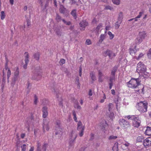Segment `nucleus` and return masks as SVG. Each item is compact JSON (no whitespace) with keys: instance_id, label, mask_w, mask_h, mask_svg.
<instances>
[{"instance_id":"c9c22d12","label":"nucleus","mask_w":151,"mask_h":151,"mask_svg":"<svg viewBox=\"0 0 151 151\" xmlns=\"http://www.w3.org/2000/svg\"><path fill=\"white\" fill-rule=\"evenodd\" d=\"M5 16L6 15L5 14L4 12V11H2L1 12V19L2 20L4 19L5 18Z\"/></svg>"},{"instance_id":"f3484780","label":"nucleus","mask_w":151,"mask_h":151,"mask_svg":"<svg viewBox=\"0 0 151 151\" xmlns=\"http://www.w3.org/2000/svg\"><path fill=\"white\" fill-rule=\"evenodd\" d=\"M43 131L44 132H45V130L46 129L47 131H48L49 129V127L48 125V123L47 122L45 123H44L43 125Z\"/></svg>"},{"instance_id":"680f3d73","label":"nucleus","mask_w":151,"mask_h":151,"mask_svg":"<svg viewBox=\"0 0 151 151\" xmlns=\"http://www.w3.org/2000/svg\"><path fill=\"white\" fill-rule=\"evenodd\" d=\"M115 79V76H112L110 77V82H113V81Z\"/></svg>"},{"instance_id":"aec40b11","label":"nucleus","mask_w":151,"mask_h":151,"mask_svg":"<svg viewBox=\"0 0 151 151\" xmlns=\"http://www.w3.org/2000/svg\"><path fill=\"white\" fill-rule=\"evenodd\" d=\"M142 14H143L142 12H140L139 15H138L135 18H132V19H130L129 20V21H131L133 19L135 21H137V19L140 18V17L142 16Z\"/></svg>"},{"instance_id":"2eb2a0df","label":"nucleus","mask_w":151,"mask_h":151,"mask_svg":"<svg viewBox=\"0 0 151 151\" xmlns=\"http://www.w3.org/2000/svg\"><path fill=\"white\" fill-rule=\"evenodd\" d=\"M88 22L86 21H83L81 22L80 23L79 25L82 28L81 30H84L85 27L88 25Z\"/></svg>"},{"instance_id":"052dcab7","label":"nucleus","mask_w":151,"mask_h":151,"mask_svg":"<svg viewBox=\"0 0 151 151\" xmlns=\"http://www.w3.org/2000/svg\"><path fill=\"white\" fill-rule=\"evenodd\" d=\"M86 43L88 45H90L91 44V41L89 39L87 40L86 42Z\"/></svg>"},{"instance_id":"f704fd0d","label":"nucleus","mask_w":151,"mask_h":151,"mask_svg":"<svg viewBox=\"0 0 151 151\" xmlns=\"http://www.w3.org/2000/svg\"><path fill=\"white\" fill-rule=\"evenodd\" d=\"M65 10V9L63 6H61L60 8V11L61 13H64Z\"/></svg>"},{"instance_id":"4468645a","label":"nucleus","mask_w":151,"mask_h":151,"mask_svg":"<svg viewBox=\"0 0 151 151\" xmlns=\"http://www.w3.org/2000/svg\"><path fill=\"white\" fill-rule=\"evenodd\" d=\"M130 144L128 142H126L122 143L121 146L123 150H126L128 148Z\"/></svg>"},{"instance_id":"f8f14e48","label":"nucleus","mask_w":151,"mask_h":151,"mask_svg":"<svg viewBox=\"0 0 151 151\" xmlns=\"http://www.w3.org/2000/svg\"><path fill=\"white\" fill-rule=\"evenodd\" d=\"M105 53L107 54L108 56H109V58L111 59H112L115 56V54L113 52H112L109 50H107L105 52Z\"/></svg>"},{"instance_id":"9b49d317","label":"nucleus","mask_w":151,"mask_h":151,"mask_svg":"<svg viewBox=\"0 0 151 151\" xmlns=\"http://www.w3.org/2000/svg\"><path fill=\"white\" fill-rule=\"evenodd\" d=\"M143 144L146 147L151 145V137L147 138L144 140Z\"/></svg>"},{"instance_id":"0e129e2a","label":"nucleus","mask_w":151,"mask_h":151,"mask_svg":"<svg viewBox=\"0 0 151 151\" xmlns=\"http://www.w3.org/2000/svg\"><path fill=\"white\" fill-rule=\"evenodd\" d=\"M120 23L118 24V22H116L115 25V27L116 29H118L120 26Z\"/></svg>"},{"instance_id":"ea45409f","label":"nucleus","mask_w":151,"mask_h":151,"mask_svg":"<svg viewBox=\"0 0 151 151\" xmlns=\"http://www.w3.org/2000/svg\"><path fill=\"white\" fill-rule=\"evenodd\" d=\"M21 151H26V145L24 144L21 146Z\"/></svg>"},{"instance_id":"a211bd4d","label":"nucleus","mask_w":151,"mask_h":151,"mask_svg":"<svg viewBox=\"0 0 151 151\" xmlns=\"http://www.w3.org/2000/svg\"><path fill=\"white\" fill-rule=\"evenodd\" d=\"M136 47L137 45H135L134 48H130L129 49V52L130 55H132L135 54L137 51L136 49Z\"/></svg>"},{"instance_id":"6e6552de","label":"nucleus","mask_w":151,"mask_h":151,"mask_svg":"<svg viewBox=\"0 0 151 151\" xmlns=\"http://www.w3.org/2000/svg\"><path fill=\"white\" fill-rule=\"evenodd\" d=\"M39 3L43 9H45L48 6L50 0H38Z\"/></svg>"},{"instance_id":"ddd939ff","label":"nucleus","mask_w":151,"mask_h":151,"mask_svg":"<svg viewBox=\"0 0 151 151\" xmlns=\"http://www.w3.org/2000/svg\"><path fill=\"white\" fill-rule=\"evenodd\" d=\"M43 112L42 117L44 118H46L48 115L47 108L46 106H44L42 109Z\"/></svg>"},{"instance_id":"13d9d810","label":"nucleus","mask_w":151,"mask_h":151,"mask_svg":"<svg viewBox=\"0 0 151 151\" xmlns=\"http://www.w3.org/2000/svg\"><path fill=\"white\" fill-rule=\"evenodd\" d=\"M98 73L99 77H102L103 76V74L100 70H98Z\"/></svg>"},{"instance_id":"5701e85b","label":"nucleus","mask_w":151,"mask_h":151,"mask_svg":"<svg viewBox=\"0 0 151 151\" xmlns=\"http://www.w3.org/2000/svg\"><path fill=\"white\" fill-rule=\"evenodd\" d=\"M90 76L92 81V83H93L96 80V77L95 76V74L93 72H92L90 73Z\"/></svg>"},{"instance_id":"f03ea898","label":"nucleus","mask_w":151,"mask_h":151,"mask_svg":"<svg viewBox=\"0 0 151 151\" xmlns=\"http://www.w3.org/2000/svg\"><path fill=\"white\" fill-rule=\"evenodd\" d=\"M147 68L146 66L144 65L141 62H139L137 64V71L140 75H142L144 76V75H146L147 73L146 71Z\"/></svg>"},{"instance_id":"e2e57ef3","label":"nucleus","mask_w":151,"mask_h":151,"mask_svg":"<svg viewBox=\"0 0 151 151\" xmlns=\"http://www.w3.org/2000/svg\"><path fill=\"white\" fill-rule=\"evenodd\" d=\"M24 56L25 58H29V55L28 53L27 52H25L24 54Z\"/></svg>"},{"instance_id":"b1692460","label":"nucleus","mask_w":151,"mask_h":151,"mask_svg":"<svg viewBox=\"0 0 151 151\" xmlns=\"http://www.w3.org/2000/svg\"><path fill=\"white\" fill-rule=\"evenodd\" d=\"M75 132L73 131H72L71 132V138H73V139L72 142H73L76 139L77 137V135L76 134H75Z\"/></svg>"},{"instance_id":"dca6fc26","label":"nucleus","mask_w":151,"mask_h":151,"mask_svg":"<svg viewBox=\"0 0 151 151\" xmlns=\"http://www.w3.org/2000/svg\"><path fill=\"white\" fill-rule=\"evenodd\" d=\"M145 133L146 135H151V127L147 126L146 127V129L145 131Z\"/></svg>"},{"instance_id":"6e6d98bb","label":"nucleus","mask_w":151,"mask_h":151,"mask_svg":"<svg viewBox=\"0 0 151 151\" xmlns=\"http://www.w3.org/2000/svg\"><path fill=\"white\" fill-rule=\"evenodd\" d=\"M63 21V22L67 25H70L71 24V22H66L65 20L64 19H62Z\"/></svg>"},{"instance_id":"4c0bfd02","label":"nucleus","mask_w":151,"mask_h":151,"mask_svg":"<svg viewBox=\"0 0 151 151\" xmlns=\"http://www.w3.org/2000/svg\"><path fill=\"white\" fill-rule=\"evenodd\" d=\"M72 112H73V118L74 121L76 122H77L78 120L77 119V118L76 116V112L74 111H73Z\"/></svg>"},{"instance_id":"393cba45","label":"nucleus","mask_w":151,"mask_h":151,"mask_svg":"<svg viewBox=\"0 0 151 151\" xmlns=\"http://www.w3.org/2000/svg\"><path fill=\"white\" fill-rule=\"evenodd\" d=\"M84 127V126H82V124L80 121H79L78 123L77 129L78 130L82 129Z\"/></svg>"},{"instance_id":"69168bd1","label":"nucleus","mask_w":151,"mask_h":151,"mask_svg":"<svg viewBox=\"0 0 151 151\" xmlns=\"http://www.w3.org/2000/svg\"><path fill=\"white\" fill-rule=\"evenodd\" d=\"M105 9H110V10H111L113 9V8L111 7L110 6H106Z\"/></svg>"},{"instance_id":"de8ad7c7","label":"nucleus","mask_w":151,"mask_h":151,"mask_svg":"<svg viewBox=\"0 0 151 151\" xmlns=\"http://www.w3.org/2000/svg\"><path fill=\"white\" fill-rule=\"evenodd\" d=\"M147 55L148 58L151 59V48L149 49L147 53Z\"/></svg>"},{"instance_id":"f257e3e1","label":"nucleus","mask_w":151,"mask_h":151,"mask_svg":"<svg viewBox=\"0 0 151 151\" xmlns=\"http://www.w3.org/2000/svg\"><path fill=\"white\" fill-rule=\"evenodd\" d=\"M148 105L147 101H141L137 103L136 108L140 113L146 112L147 111Z\"/></svg>"},{"instance_id":"1a4fd4ad","label":"nucleus","mask_w":151,"mask_h":151,"mask_svg":"<svg viewBox=\"0 0 151 151\" xmlns=\"http://www.w3.org/2000/svg\"><path fill=\"white\" fill-rule=\"evenodd\" d=\"M54 132L55 135H60V137L65 134V132L63 131V129L62 127L55 128Z\"/></svg>"},{"instance_id":"a19ab883","label":"nucleus","mask_w":151,"mask_h":151,"mask_svg":"<svg viewBox=\"0 0 151 151\" xmlns=\"http://www.w3.org/2000/svg\"><path fill=\"white\" fill-rule=\"evenodd\" d=\"M56 20L57 22H59L61 20V17L58 14H57L56 17Z\"/></svg>"},{"instance_id":"a18cd8bd","label":"nucleus","mask_w":151,"mask_h":151,"mask_svg":"<svg viewBox=\"0 0 151 151\" xmlns=\"http://www.w3.org/2000/svg\"><path fill=\"white\" fill-rule=\"evenodd\" d=\"M102 27V24H99L96 28V30L98 32L100 29Z\"/></svg>"},{"instance_id":"774afa93","label":"nucleus","mask_w":151,"mask_h":151,"mask_svg":"<svg viewBox=\"0 0 151 151\" xmlns=\"http://www.w3.org/2000/svg\"><path fill=\"white\" fill-rule=\"evenodd\" d=\"M39 130L37 129H35L34 130V134L35 136L37 135Z\"/></svg>"},{"instance_id":"cd10ccee","label":"nucleus","mask_w":151,"mask_h":151,"mask_svg":"<svg viewBox=\"0 0 151 151\" xmlns=\"http://www.w3.org/2000/svg\"><path fill=\"white\" fill-rule=\"evenodd\" d=\"M55 31L56 34L58 36L60 37L61 35V31L60 29L57 28L55 29Z\"/></svg>"},{"instance_id":"39448f33","label":"nucleus","mask_w":151,"mask_h":151,"mask_svg":"<svg viewBox=\"0 0 151 151\" xmlns=\"http://www.w3.org/2000/svg\"><path fill=\"white\" fill-rule=\"evenodd\" d=\"M119 124L120 126L124 129L129 128L131 126L129 122L123 119L119 120Z\"/></svg>"},{"instance_id":"473e14b6","label":"nucleus","mask_w":151,"mask_h":151,"mask_svg":"<svg viewBox=\"0 0 151 151\" xmlns=\"http://www.w3.org/2000/svg\"><path fill=\"white\" fill-rule=\"evenodd\" d=\"M11 75V71L9 69H8L7 72V79L8 82H9V78Z\"/></svg>"},{"instance_id":"20e7f679","label":"nucleus","mask_w":151,"mask_h":151,"mask_svg":"<svg viewBox=\"0 0 151 151\" xmlns=\"http://www.w3.org/2000/svg\"><path fill=\"white\" fill-rule=\"evenodd\" d=\"M146 36V33L145 31L139 32L138 35L134 40V43L136 45L140 44Z\"/></svg>"},{"instance_id":"49530a36","label":"nucleus","mask_w":151,"mask_h":151,"mask_svg":"<svg viewBox=\"0 0 151 151\" xmlns=\"http://www.w3.org/2000/svg\"><path fill=\"white\" fill-rule=\"evenodd\" d=\"M34 103L36 105L38 102V97L36 95L34 96Z\"/></svg>"},{"instance_id":"58836bf2","label":"nucleus","mask_w":151,"mask_h":151,"mask_svg":"<svg viewBox=\"0 0 151 151\" xmlns=\"http://www.w3.org/2000/svg\"><path fill=\"white\" fill-rule=\"evenodd\" d=\"M113 3L116 5H119L120 3V0H112Z\"/></svg>"},{"instance_id":"8fccbe9b","label":"nucleus","mask_w":151,"mask_h":151,"mask_svg":"<svg viewBox=\"0 0 151 151\" xmlns=\"http://www.w3.org/2000/svg\"><path fill=\"white\" fill-rule=\"evenodd\" d=\"M32 78L38 81L41 78V76L40 75H37V77H35L34 78L33 77Z\"/></svg>"},{"instance_id":"6ab92c4d","label":"nucleus","mask_w":151,"mask_h":151,"mask_svg":"<svg viewBox=\"0 0 151 151\" xmlns=\"http://www.w3.org/2000/svg\"><path fill=\"white\" fill-rule=\"evenodd\" d=\"M108 125L106 122L105 120H103L101 123L100 126L102 129H105V127Z\"/></svg>"},{"instance_id":"bb28decb","label":"nucleus","mask_w":151,"mask_h":151,"mask_svg":"<svg viewBox=\"0 0 151 151\" xmlns=\"http://www.w3.org/2000/svg\"><path fill=\"white\" fill-rule=\"evenodd\" d=\"M14 76H19V70L18 67H17L14 68Z\"/></svg>"},{"instance_id":"338daca9","label":"nucleus","mask_w":151,"mask_h":151,"mask_svg":"<svg viewBox=\"0 0 151 151\" xmlns=\"http://www.w3.org/2000/svg\"><path fill=\"white\" fill-rule=\"evenodd\" d=\"M93 95V92L91 89H90L88 92V95L89 96H92Z\"/></svg>"},{"instance_id":"a878e982","label":"nucleus","mask_w":151,"mask_h":151,"mask_svg":"<svg viewBox=\"0 0 151 151\" xmlns=\"http://www.w3.org/2000/svg\"><path fill=\"white\" fill-rule=\"evenodd\" d=\"M61 122L60 120H57L55 122V128L61 127Z\"/></svg>"},{"instance_id":"3c124183","label":"nucleus","mask_w":151,"mask_h":151,"mask_svg":"<svg viewBox=\"0 0 151 151\" xmlns=\"http://www.w3.org/2000/svg\"><path fill=\"white\" fill-rule=\"evenodd\" d=\"M123 18V13L122 12H120L119 14L118 19L119 20H121Z\"/></svg>"},{"instance_id":"2f4dec72","label":"nucleus","mask_w":151,"mask_h":151,"mask_svg":"<svg viewBox=\"0 0 151 151\" xmlns=\"http://www.w3.org/2000/svg\"><path fill=\"white\" fill-rule=\"evenodd\" d=\"M73 16L75 19H76L77 16L76 14V10L74 9L70 13Z\"/></svg>"},{"instance_id":"e433bc0d","label":"nucleus","mask_w":151,"mask_h":151,"mask_svg":"<svg viewBox=\"0 0 151 151\" xmlns=\"http://www.w3.org/2000/svg\"><path fill=\"white\" fill-rule=\"evenodd\" d=\"M18 78H19V76H14V77L12 80V83L14 84L15 83V82L17 80Z\"/></svg>"},{"instance_id":"5fc2aeb1","label":"nucleus","mask_w":151,"mask_h":151,"mask_svg":"<svg viewBox=\"0 0 151 151\" xmlns=\"http://www.w3.org/2000/svg\"><path fill=\"white\" fill-rule=\"evenodd\" d=\"M109 110V111L111 110L112 107H113V105L111 103H109L108 105Z\"/></svg>"},{"instance_id":"79ce46f5","label":"nucleus","mask_w":151,"mask_h":151,"mask_svg":"<svg viewBox=\"0 0 151 151\" xmlns=\"http://www.w3.org/2000/svg\"><path fill=\"white\" fill-rule=\"evenodd\" d=\"M65 59L62 58V59H61L60 60L59 62V63L60 65H62L63 64L65 63Z\"/></svg>"},{"instance_id":"864d4df0","label":"nucleus","mask_w":151,"mask_h":151,"mask_svg":"<svg viewBox=\"0 0 151 151\" xmlns=\"http://www.w3.org/2000/svg\"><path fill=\"white\" fill-rule=\"evenodd\" d=\"M117 138V137L113 135L110 136L109 138V139H115Z\"/></svg>"},{"instance_id":"603ef678","label":"nucleus","mask_w":151,"mask_h":151,"mask_svg":"<svg viewBox=\"0 0 151 151\" xmlns=\"http://www.w3.org/2000/svg\"><path fill=\"white\" fill-rule=\"evenodd\" d=\"M85 127H83L82 128V129H81V132L79 133V136L80 137H82L83 136V132L84 130Z\"/></svg>"},{"instance_id":"0eeeda50","label":"nucleus","mask_w":151,"mask_h":151,"mask_svg":"<svg viewBox=\"0 0 151 151\" xmlns=\"http://www.w3.org/2000/svg\"><path fill=\"white\" fill-rule=\"evenodd\" d=\"M141 121L137 115H136L132 120V124L133 126L135 127H138L140 125Z\"/></svg>"},{"instance_id":"c756f323","label":"nucleus","mask_w":151,"mask_h":151,"mask_svg":"<svg viewBox=\"0 0 151 151\" xmlns=\"http://www.w3.org/2000/svg\"><path fill=\"white\" fill-rule=\"evenodd\" d=\"M34 58L36 60H38L40 58V54L39 52H37L34 54L33 55Z\"/></svg>"},{"instance_id":"7c9ffc66","label":"nucleus","mask_w":151,"mask_h":151,"mask_svg":"<svg viewBox=\"0 0 151 151\" xmlns=\"http://www.w3.org/2000/svg\"><path fill=\"white\" fill-rule=\"evenodd\" d=\"M136 115H129L128 116H125L124 117L125 118H127L128 119H131L132 120L134 119V118Z\"/></svg>"},{"instance_id":"bf43d9fd","label":"nucleus","mask_w":151,"mask_h":151,"mask_svg":"<svg viewBox=\"0 0 151 151\" xmlns=\"http://www.w3.org/2000/svg\"><path fill=\"white\" fill-rule=\"evenodd\" d=\"M25 127L27 128L28 131L29 132L30 130V127L28 123H27L25 124Z\"/></svg>"},{"instance_id":"4be33fe9","label":"nucleus","mask_w":151,"mask_h":151,"mask_svg":"<svg viewBox=\"0 0 151 151\" xmlns=\"http://www.w3.org/2000/svg\"><path fill=\"white\" fill-rule=\"evenodd\" d=\"M106 36V34H101L100 36V39L99 42L100 43H101L105 38Z\"/></svg>"},{"instance_id":"72a5a7b5","label":"nucleus","mask_w":151,"mask_h":151,"mask_svg":"<svg viewBox=\"0 0 151 151\" xmlns=\"http://www.w3.org/2000/svg\"><path fill=\"white\" fill-rule=\"evenodd\" d=\"M107 33L109 36V39L110 40H112L114 37V35L111 32L109 31Z\"/></svg>"},{"instance_id":"c85d7f7f","label":"nucleus","mask_w":151,"mask_h":151,"mask_svg":"<svg viewBox=\"0 0 151 151\" xmlns=\"http://www.w3.org/2000/svg\"><path fill=\"white\" fill-rule=\"evenodd\" d=\"M144 137L141 135L138 136L137 138L136 141L137 142H142L144 140Z\"/></svg>"},{"instance_id":"09e8293b","label":"nucleus","mask_w":151,"mask_h":151,"mask_svg":"<svg viewBox=\"0 0 151 151\" xmlns=\"http://www.w3.org/2000/svg\"><path fill=\"white\" fill-rule=\"evenodd\" d=\"M58 101H59V105L60 106H61L62 107H63V104L62 102V99L60 98V99H58Z\"/></svg>"},{"instance_id":"c03bdc74","label":"nucleus","mask_w":151,"mask_h":151,"mask_svg":"<svg viewBox=\"0 0 151 151\" xmlns=\"http://www.w3.org/2000/svg\"><path fill=\"white\" fill-rule=\"evenodd\" d=\"M144 56V54L142 53H141L139 54L138 56L137 57L135 58L137 60H139L141 58Z\"/></svg>"},{"instance_id":"7ed1b4c3","label":"nucleus","mask_w":151,"mask_h":151,"mask_svg":"<svg viewBox=\"0 0 151 151\" xmlns=\"http://www.w3.org/2000/svg\"><path fill=\"white\" fill-rule=\"evenodd\" d=\"M140 83L138 78H132L127 83V84L129 88L137 89Z\"/></svg>"},{"instance_id":"4d7b16f0","label":"nucleus","mask_w":151,"mask_h":151,"mask_svg":"<svg viewBox=\"0 0 151 151\" xmlns=\"http://www.w3.org/2000/svg\"><path fill=\"white\" fill-rule=\"evenodd\" d=\"M109 117L111 119H112L114 117V114L113 112L110 113Z\"/></svg>"},{"instance_id":"37998d69","label":"nucleus","mask_w":151,"mask_h":151,"mask_svg":"<svg viewBox=\"0 0 151 151\" xmlns=\"http://www.w3.org/2000/svg\"><path fill=\"white\" fill-rule=\"evenodd\" d=\"M116 70V69H115L114 68L113 69L111 70V75L112 76H115V74Z\"/></svg>"},{"instance_id":"9d476101","label":"nucleus","mask_w":151,"mask_h":151,"mask_svg":"<svg viewBox=\"0 0 151 151\" xmlns=\"http://www.w3.org/2000/svg\"><path fill=\"white\" fill-rule=\"evenodd\" d=\"M136 89L135 91L136 93L137 92H138L139 94H144V86L143 85H141L140 83L137 89Z\"/></svg>"},{"instance_id":"423d86ee","label":"nucleus","mask_w":151,"mask_h":151,"mask_svg":"<svg viewBox=\"0 0 151 151\" xmlns=\"http://www.w3.org/2000/svg\"><path fill=\"white\" fill-rule=\"evenodd\" d=\"M48 146V144L45 143L42 145L41 143L38 141L37 142V151H46L47 148Z\"/></svg>"},{"instance_id":"412c9836","label":"nucleus","mask_w":151,"mask_h":151,"mask_svg":"<svg viewBox=\"0 0 151 151\" xmlns=\"http://www.w3.org/2000/svg\"><path fill=\"white\" fill-rule=\"evenodd\" d=\"M118 145V142L115 143L112 147V150L113 151H119Z\"/></svg>"}]
</instances>
